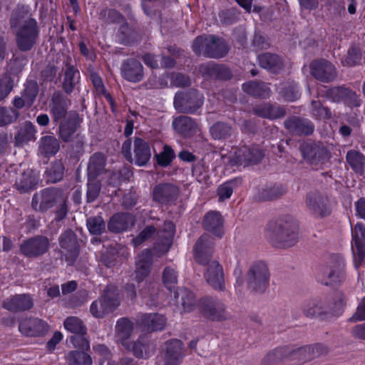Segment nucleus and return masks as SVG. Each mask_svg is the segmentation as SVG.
<instances>
[{
  "label": "nucleus",
  "instance_id": "1",
  "mask_svg": "<svg viewBox=\"0 0 365 365\" xmlns=\"http://www.w3.org/2000/svg\"><path fill=\"white\" fill-rule=\"evenodd\" d=\"M11 24L19 48L22 51L31 49L36 41L38 31L36 21L30 18L27 8L22 6L14 11Z\"/></svg>",
  "mask_w": 365,
  "mask_h": 365
},
{
  "label": "nucleus",
  "instance_id": "2",
  "mask_svg": "<svg viewBox=\"0 0 365 365\" xmlns=\"http://www.w3.org/2000/svg\"><path fill=\"white\" fill-rule=\"evenodd\" d=\"M212 245L210 237L207 235H202L196 242L195 258L199 263H210L205 273L206 279L214 289L222 290L225 285L222 268L217 262L209 260Z\"/></svg>",
  "mask_w": 365,
  "mask_h": 365
},
{
  "label": "nucleus",
  "instance_id": "3",
  "mask_svg": "<svg viewBox=\"0 0 365 365\" xmlns=\"http://www.w3.org/2000/svg\"><path fill=\"white\" fill-rule=\"evenodd\" d=\"M299 233L297 223L272 222L267 230L266 237L274 245L283 242L285 246H292L298 239Z\"/></svg>",
  "mask_w": 365,
  "mask_h": 365
},
{
  "label": "nucleus",
  "instance_id": "4",
  "mask_svg": "<svg viewBox=\"0 0 365 365\" xmlns=\"http://www.w3.org/2000/svg\"><path fill=\"white\" fill-rule=\"evenodd\" d=\"M133 329L132 323L126 319H121L118 321L116 324L117 340L123 346L129 350H132L133 354L138 357H148L154 351V346L151 344H143L141 341L130 344L128 339Z\"/></svg>",
  "mask_w": 365,
  "mask_h": 365
},
{
  "label": "nucleus",
  "instance_id": "5",
  "mask_svg": "<svg viewBox=\"0 0 365 365\" xmlns=\"http://www.w3.org/2000/svg\"><path fill=\"white\" fill-rule=\"evenodd\" d=\"M192 48L196 53H204L214 58L222 57L228 50L225 41L214 36L197 37L193 43Z\"/></svg>",
  "mask_w": 365,
  "mask_h": 365
},
{
  "label": "nucleus",
  "instance_id": "6",
  "mask_svg": "<svg viewBox=\"0 0 365 365\" xmlns=\"http://www.w3.org/2000/svg\"><path fill=\"white\" fill-rule=\"evenodd\" d=\"M269 281V272L267 264L262 261L253 263L247 273L248 287L253 290L262 292L265 289Z\"/></svg>",
  "mask_w": 365,
  "mask_h": 365
},
{
  "label": "nucleus",
  "instance_id": "7",
  "mask_svg": "<svg viewBox=\"0 0 365 365\" xmlns=\"http://www.w3.org/2000/svg\"><path fill=\"white\" fill-rule=\"evenodd\" d=\"M64 328L75 334L71 336V341L75 348H81L83 349H90V342L84 336L86 334V328L81 319L76 317H70L66 319L63 323Z\"/></svg>",
  "mask_w": 365,
  "mask_h": 365
},
{
  "label": "nucleus",
  "instance_id": "8",
  "mask_svg": "<svg viewBox=\"0 0 365 365\" xmlns=\"http://www.w3.org/2000/svg\"><path fill=\"white\" fill-rule=\"evenodd\" d=\"M263 157L262 152L257 148L250 149L247 147H243L236 149L234 153L229 155L230 163L232 165H249L250 164L257 163Z\"/></svg>",
  "mask_w": 365,
  "mask_h": 365
},
{
  "label": "nucleus",
  "instance_id": "9",
  "mask_svg": "<svg viewBox=\"0 0 365 365\" xmlns=\"http://www.w3.org/2000/svg\"><path fill=\"white\" fill-rule=\"evenodd\" d=\"M352 252L354 256L355 265L359 267L365 257L364 247H365V227L361 223H356L351 230Z\"/></svg>",
  "mask_w": 365,
  "mask_h": 365
},
{
  "label": "nucleus",
  "instance_id": "10",
  "mask_svg": "<svg viewBox=\"0 0 365 365\" xmlns=\"http://www.w3.org/2000/svg\"><path fill=\"white\" fill-rule=\"evenodd\" d=\"M19 329L26 336H40L48 331L49 326L46 322L41 319L29 318L21 321Z\"/></svg>",
  "mask_w": 365,
  "mask_h": 365
},
{
  "label": "nucleus",
  "instance_id": "11",
  "mask_svg": "<svg viewBox=\"0 0 365 365\" xmlns=\"http://www.w3.org/2000/svg\"><path fill=\"white\" fill-rule=\"evenodd\" d=\"M343 267V259L339 257H334L322 270L324 283L329 284L339 281Z\"/></svg>",
  "mask_w": 365,
  "mask_h": 365
},
{
  "label": "nucleus",
  "instance_id": "12",
  "mask_svg": "<svg viewBox=\"0 0 365 365\" xmlns=\"http://www.w3.org/2000/svg\"><path fill=\"white\" fill-rule=\"evenodd\" d=\"M118 304V299H110V294L108 292L102 298L92 303L91 312L96 317H102L106 313L113 311Z\"/></svg>",
  "mask_w": 365,
  "mask_h": 365
},
{
  "label": "nucleus",
  "instance_id": "13",
  "mask_svg": "<svg viewBox=\"0 0 365 365\" xmlns=\"http://www.w3.org/2000/svg\"><path fill=\"white\" fill-rule=\"evenodd\" d=\"M311 73L316 78L322 81H330L336 77L334 66L326 61L312 63Z\"/></svg>",
  "mask_w": 365,
  "mask_h": 365
},
{
  "label": "nucleus",
  "instance_id": "14",
  "mask_svg": "<svg viewBox=\"0 0 365 365\" xmlns=\"http://www.w3.org/2000/svg\"><path fill=\"white\" fill-rule=\"evenodd\" d=\"M164 357L169 365H177L183 356V348L180 341L174 339L167 342L163 348Z\"/></svg>",
  "mask_w": 365,
  "mask_h": 365
},
{
  "label": "nucleus",
  "instance_id": "15",
  "mask_svg": "<svg viewBox=\"0 0 365 365\" xmlns=\"http://www.w3.org/2000/svg\"><path fill=\"white\" fill-rule=\"evenodd\" d=\"M48 247L47 238L39 237L25 242L21 247V252L27 256H37L44 253Z\"/></svg>",
  "mask_w": 365,
  "mask_h": 365
},
{
  "label": "nucleus",
  "instance_id": "16",
  "mask_svg": "<svg viewBox=\"0 0 365 365\" xmlns=\"http://www.w3.org/2000/svg\"><path fill=\"white\" fill-rule=\"evenodd\" d=\"M307 205L309 210L317 217H322L331 212L327 200L318 195H308Z\"/></svg>",
  "mask_w": 365,
  "mask_h": 365
},
{
  "label": "nucleus",
  "instance_id": "17",
  "mask_svg": "<svg viewBox=\"0 0 365 365\" xmlns=\"http://www.w3.org/2000/svg\"><path fill=\"white\" fill-rule=\"evenodd\" d=\"M123 77L131 82H139L143 77V66L135 60L125 62L121 68Z\"/></svg>",
  "mask_w": 365,
  "mask_h": 365
},
{
  "label": "nucleus",
  "instance_id": "18",
  "mask_svg": "<svg viewBox=\"0 0 365 365\" xmlns=\"http://www.w3.org/2000/svg\"><path fill=\"white\" fill-rule=\"evenodd\" d=\"M150 157L151 151L148 143L140 138H135L133 161L138 166H143L150 160Z\"/></svg>",
  "mask_w": 365,
  "mask_h": 365
},
{
  "label": "nucleus",
  "instance_id": "19",
  "mask_svg": "<svg viewBox=\"0 0 365 365\" xmlns=\"http://www.w3.org/2000/svg\"><path fill=\"white\" fill-rule=\"evenodd\" d=\"M152 264V254L148 250L143 252L136 262V269L134 274L135 279L140 282L149 274Z\"/></svg>",
  "mask_w": 365,
  "mask_h": 365
},
{
  "label": "nucleus",
  "instance_id": "20",
  "mask_svg": "<svg viewBox=\"0 0 365 365\" xmlns=\"http://www.w3.org/2000/svg\"><path fill=\"white\" fill-rule=\"evenodd\" d=\"M56 200V191L53 189H48L34 196L32 206L35 210H45L53 206Z\"/></svg>",
  "mask_w": 365,
  "mask_h": 365
},
{
  "label": "nucleus",
  "instance_id": "21",
  "mask_svg": "<svg viewBox=\"0 0 365 365\" xmlns=\"http://www.w3.org/2000/svg\"><path fill=\"white\" fill-rule=\"evenodd\" d=\"M204 315L216 321L226 320L230 317V314L227 311L225 306L221 303L210 304L202 309Z\"/></svg>",
  "mask_w": 365,
  "mask_h": 365
},
{
  "label": "nucleus",
  "instance_id": "22",
  "mask_svg": "<svg viewBox=\"0 0 365 365\" xmlns=\"http://www.w3.org/2000/svg\"><path fill=\"white\" fill-rule=\"evenodd\" d=\"M133 224V217L129 214H116L110 219L108 228L112 232H119L125 230Z\"/></svg>",
  "mask_w": 365,
  "mask_h": 365
},
{
  "label": "nucleus",
  "instance_id": "23",
  "mask_svg": "<svg viewBox=\"0 0 365 365\" xmlns=\"http://www.w3.org/2000/svg\"><path fill=\"white\" fill-rule=\"evenodd\" d=\"M79 350L71 351L66 356L68 365H91L92 358L86 352V349L78 348Z\"/></svg>",
  "mask_w": 365,
  "mask_h": 365
},
{
  "label": "nucleus",
  "instance_id": "24",
  "mask_svg": "<svg viewBox=\"0 0 365 365\" xmlns=\"http://www.w3.org/2000/svg\"><path fill=\"white\" fill-rule=\"evenodd\" d=\"M222 220L220 214L217 212H208L204 219V225L208 231L212 232L217 236H221V227Z\"/></svg>",
  "mask_w": 365,
  "mask_h": 365
},
{
  "label": "nucleus",
  "instance_id": "25",
  "mask_svg": "<svg viewBox=\"0 0 365 365\" xmlns=\"http://www.w3.org/2000/svg\"><path fill=\"white\" fill-rule=\"evenodd\" d=\"M174 129L182 135H190L197 128L192 119L187 116H180L175 119L173 123Z\"/></svg>",
  "mask_w": 365,
  "mask_h": 365
},
{
  "label": "nucleus",
  "instance_id": "26",
  "mask_svg": "<svg viewBox=\"0 0 365 365\" xmlns=\"http://www.w3.org/2000/svg\"><path fill=\"white\" fill-rule=\"evenodd\" d=\"M258 61L260 66L275 73L282 66V62L278 56L271 53H264L258 56Z\"/></svg>",
  "mask_w": 365,
  "mask_h": 365
},
{
  "label": "nucleus",
  "instance_id": "27",
  "mask_svg": "<svg viewBox=\"0 0 365 365\" xmlns=\"http://www.w3.org/2000/svg\"><path fill=\"white\" fill-rule=\"evenodd\" d=\"M331 93L339 96L334 101H339L340 98H344L345 103L351 107H357L360 105V100L356 94L344 88H336L331 90Z\"/></svg>",
  "mask_w": 365,
  "mask_h": 365
},
{
  "label": "nucleus",
  "instance_id": "28",
  "mask_svg": "<svg viewBox=\"0 0 365 365\" xmlns=\"http://www.w3.org/2000/svg\"><path fill=\"white\" fill-rule=\"evenodd\" d=\"M176 192L175 188L170 185H160L153 190V198L160 202H168Z\"/></svg>",
  "mask_w": 365,
  "mask_h": 365
},
{
  "label": "nucleus",
  "instance_id": "29",
  "mask_svg": "<svg viewBox=\"0 0 365 365\" xmlns=\"http://www.w3.org/2000/svg\"><path fill=\"white\" fill-rule=\"evenodd\" d=\"M165 322L163 316L155 314L145 315L143 319V324L147 327L148 330L150 331L162 330L165 325Z\"/></svg>",
  "mask_w": 365,
  "mask_h": 365
},
{
  "label": "nucleus",
  "instance_id": "30",
  "mask_svg": "<svg viewBox=\"0 0 365 365\" xmlns=\"http://www.w3.org/2000/svg\"><path fill=\"white\" fill-rule=\"evenodd\" d=\"M36 133L34 125L31 122H25L20 128L16 140L18 144H23L34 138Z\"/></svg>",
  "mask_w": 365,
  "mask_h": 365
},
{
  "label": "nucleus",
  "instance_id": "31",
  "mask_svg": "<svg viewBox=\"0 0 365 365\" xmlns=\"http://www.w3.org/2000/svg\"><path fill=\"white\" fill-rule=\"evenodd\" d=\"M255 112L257 115L269 119L281 118L284 115V109L270 105H264L258 107L255 109Z\"/></svg>",
  "mask_w": 365,
  "mask_h": 365
},
{
  "label": "nucleus",
  "instance_id": "32",
  "mask_svg": "<svg viewBox=\"0 0 365 365\" xmlns=\"http://www.w3.org/2000/svg\"><path fill=\"white\" fill-rule=\"evenodd\" d=\"M346 160L356 173L363 172L365 167V158L361 154L356 151H350L346 155Z\"/></svg>",
  "mask_w": 365,
  "mask_h": 365
},
{
  "label": "nucleus",
  "instance_id": "33",
  "mask_svg": "<svg viewBox=\"0 0 365 365\" xmlns=\"http://www.w3.org/2000/svg\"><path fill=\"white\" fill-rule=\"evenodd\" d=\"M242 89L245 92L252 96H266L269 93V88L264 83L248 82L244 83Z\"/></svg>",
  "mask_w": 365,
  "mask_h": 365
},
{
  "label": "nucleus",
  "instance_id": "34",
  "mask_svg": "<svg viewBox=\"0 0 365 365\" xmlns=\"http://www.w3.org/2000/svg\"><path fill=\"white\" fill-rule=\"evenodd\" d=\"M105 165L106 160L103 154L97 153L93 155L91 158L88 166L89 175H96L100 173L103 170Z\"/></svg>",
  "mask_w": 365,
  "mask_h": 365
},
{
  "label": "nucleus",
  "instance_id": "35",
  "mask_svg": "<svg viewBox=\"0 0 365 365\" xmlns=\"http://www.w3.org/2000/svg\"><path fill=\"white\" fill-rule=\"evenodd\" d=\"M40 149L45 155H53L59 149L57 140L52 136H46L41 139Z\"/></svg>",
  "mask_w": 365,
  "mask_h": 365
},
{
  "label": "nucleus",
  "instance_id": "36",
  "mask_svg": "<svg viewBox=\"0 0 365 365\" xmlns=\"http://www.w3.org/2000/svg\"><path fill=\"white\" fill-rule=\"evenodd\" d=\"M38 182L37 176L32 170H28L24 174V178L17 185L21 192H26L32 189Z\"/></svg>",
  "mask_w": 365,
  "mask_h": 365
},
{
  "label": "nucleus",
  "instance_id": "37",
  "mask_svg": "<svg viewBox=\"0 0 365 365\" xmlns=\"http://www.w3.org/2000/svg\"><path fill=\"white\" fill-rule=\"evenodd\" d=\"M163 282L168 289H172L178 282V274L173 267H165L163 272Z\"/></svg>",
  "mask_w": 365,
  "mask_h": 365
},
{
  "label": "nucleus",
  "instance_id": "38",
  "mask_svg": "<svg viewBox=\"0 0 365 365\" xmlns=\"http://www.w3.org/2000/svg\"><path fill=\"white\" fill-rule=\"evenodd\" d=\"M361 53L359 48L352 47L348 52L345 58L342 60L344 66H353L361 62Z\"/></svg>",
  "mask_w": 365,
  "mask_h": 365
},
{
  "label": "nucleus",
  "instance_id": "39",
  "mask_svg": "<svg viewBox=\"0 0 365 365\" xmlns=\"http://www.w3.org/2000/svg\"><path fill=\"white\" fill-rule=\"evenodd\" d=\"M155 158L159 165L166 167L170 164L175 158V153L170 147L165 145L163 150L157 154Z\"/></svg>",
  "mask_w": 365,
  "mask_h": 365
},
{
  "label": "nucleus",
  "instance_id": "40",
  "mask_svg": "<svg viewBox=\"0 0 365 365\" xmlns=\"http://www.w3.org/2000/svg\"><path fill=\"white\" fill-rule=\"evenodd\" d=\"M231 133L230 126L222 123H217L210 128V133L215 139H221Z\"/></svg>",
  "mask_w": 365,
  "mask_h": 365
},
{
  "label": "nucleus",
  "instance_id": "41",
  "mask_svg": "<svg viewBox=\"0 0 365 365\" xmlns=\"http://www.w3.org/2000/svg\"><path fill=\"white\" fill-rule=\"evenodd\" d=\"M165 235L162 242L161 252H167L172 244V238L174 235L175 225L169 222L165 224Z\"/></svg>",
  "mask_w": 365,
  "mask_h": 365
},
{
  "label": "nucleus",
  "instance_id": "42",
  "mask_svg": "<svg viewBox=\"0 0 365 365\" xmlns=\"http://www.w3.org/2000/svg\"><path fill=\"white\" fill-rule=\"evenodd\" d=\"M87 226L90 232L93 235H100L105 230V222L101 217L89 218Z\"/></svg>",
  "mask_w": 365,
  "mask_h": 365
},
{
  "label": "nucleus",
  "instance_id": "43",
  "mask_svg": "<svg viewBox=\"0 0 365 365\" xmlns=\"http://www.w3.org/2000/svg\"><path fill=\"white\" fill-rule=\"evenodd\" d=\"M60 245L62 248L66 250H72L76 249V238L74 233L71 231H66L61 236Z\"/></svg>",
  "mask_w": 365,
  "mask_h": 365
},
{
  "label": "nucleus",
  "instance_id": "44",
  "mask_svg": "<svg viewBox=\"0 0 365 365\" xmlns=\"http://www.w3.org/2000/svg\"><path fill=\"white\" fill-rule=\"evenodd\" d=\"M91 78L93 83L98 92L105 96L108 102L110 103L112 110L114 111V101L111 96L106 91L102 80L95 74L92 75Z\"/></svg>",
  "mask_w": 365,
  "mask_h": 365
},
{
  "label": "nucleus",
  "instance_id": "45",
  "mask_svg": "<svg viewBox=\"0 0 365 365\" xmlns=\"http://www.w3.org/2000/svg\"><path fill=\"white\" fill-rule=\"evenodd\" d=\"M14 81L9 76H5L0 79V101L5 98L11 91Z\"/></svg>",
  "mask_w": 365,
  "mask_h": 365
},
{
  "label": "nucleus",
  "instance_id": "46",
  "mask_svg": "<svg viewBox=\"0 0 365 365\" xmlns=\"http://www.w3.org/2000/svg\"><path fill=\"white\" fill-rule=\"evenodd\" d=\"M17 116L18 113L14 110L0 107V125L11 123Z\"/></svg>",
  "mask_w": 365,
  "mask_h": 365
},
{
  "label": "nucleus",
  "instance_id": "47",
  "mask_svg": "<svg viewBox=\"0 0 365 365\" xmlns=\"http://www.w3.org/2000/svg\"><path fill=\"white\" fill-rule=\"evenodd\" d=\"M38 93V86L36 83H29L26 85L24 92L23 97L26 98L28 106H30L34 101Z\"/></svg>",
  "mask_w": 365,
  "mask_h": 365
},
{
  "label": "nucleus",
  "instance_id": "48",
  "mask_svg": "<svg viewBox=\"0 0 365 365\" xmlns=\"http://www.w3.org/2000/svg\"><path fill=\"white\" fill-rule=\"evenodd\" d=\"M182 304L185 312H190L195 306L194 294L187 290H182L180 292Z\"/></svg>",
  "mask_w": 365,
  "mask_h": 365
},
{
  "label": "nucleus",
  "instance_id": "49",
  "mask_svg": "<svg viewBox=\"0 0 365 365\" xmlns=\"http://www.w3.org/2000/svg\"><path fill=\"white\" fill-rule=\"evenodd\" d=\"M76 75L77 73L73 68H68L66 71L63 87L66 92H70L73 85L76 83Z\"/></svg>",
  "mask_w": 365,
  "mask_h": 365
},
{
  "label": "nucleus",
  "instance_id": "50",
  "mask_svg": "<svg viewBox=\"0 0 365 365\" xmlns=\"http://www.w3.org/2000/svg\"><path fill=\"white\" fill-rule=\"evenodd\" d=\"M100 191V185L94 180L89 178L88 183L87 198L88 202L94 201L98 197Z\"/></svg>",
  "mask_w": 365,
  "mask_h": 365
},
{
  "label": "nucleus",
  "instance_id": "51",
  "mask_svg": "<svg viewBox=\"0 0 365 365\" xmlns=\"http://www.w3.org/2000/svg\"><path fill=\"white\" fill-rule=\"evenodd\" d=\"M217 192L220 200L230 198L233 192V182H227L222 184L219 187Z\"/></svg>",
  "mask_w": 365,
  "mask_h": 365
},
{
  "label": "nucleus",
  "instance_id": "52",
  "mask_svg": "<svg viewBox=\"0 0 365 365\" xmlns=\"http://www.w3.org/2000/svg\"><path fill=\"white\" fill-rule=\"evenodd\" d=\"M76 131L74 125H70L66 123L61 124L60 126V135L64 141H68L72 138Z\"/></svg>",
  "mask_w": 365,
  "mask_h": 365
},
{
  "label": "nucleus",
  "instance_id": "53",
  "mask_svg": "<svg viewBox=\"0 0 365 365\" xmlns=\"http://www.w3.org/2000/svg\"><path fill=\"white\" fill-rule=\"evenodd\" d=\"M155 232L154 227L150 226L143 230L140 235L133 240L134 246L139 245L143 241L149 238Z\"/></svg>",
  "mask_w": 365,
  "mask_h": 365
},
{
  "label": "nucleus",
  "instance_id": "54",
  "mask_svg": "<svg viewBox=\"0 0 365 365\" xmlns=\"http://www.w3.org/2000/svg\"><path fill=\"white\" fill-rule=\"evenodd\" d=\"M280 93L289 101H294L299 97V91L295 86H290L289 88H285Z\"/></svg>",
  "mask_w": 365,
  "mask_h": 365
},
{
  "label": "nucleus",
  "instance_id": "55",
  "mask_svg": "<svg viewBox=\"0 0 365 365\" xmlns=\"http://www.w3.org/2000/svg\"><path fill=\"white\" fill-rule=\"evenodd\" d=\"M95 353L99 356L100 364L103 365L102 360L108 359L110 356V351L108 349L102 344H98L93 346Z\"/></svg>",
  "mask_w": 365,
  "mask_h": 365
},
{
  "label": "nucleus",
  "instance_id": "56",
  "mask_svg": "<svg viewBox=\"0 0 365 365\" xmlns=\"http://www.w3.org/2000/svg\"><path fill=\"white\" fill-rule=\"evenodd\" d=\"M3 307L9 311H19V295H16L6 299L4 302Z\"/></svg>",
  "mask_w": 365,
  "mask_h": 365
},
{
  "label": "nucleus",
  "instance_id": "57",
  "mask_svg": "<svg viewBox=\"0 0 365 365\" xmlns=\"http://www.w3.org/2000/svg\"><path fill=\"white\" fill-rule=\"evenodd\" d=\"M33 300L29 295H19V310H26L33 307Z\"/></svg>",
  "mask_w": 365,
  "mask_h": 365
},
{
  "label": "nucleus",
  "instance_id": "58",
  "mask_svg": "<svg viewBox=\"0 0 365 365\" xmlns=\"http://www.w3.org/2000/svg\"><path fill=\"white\" fill-rule=\"evenodd\" d=\"M351 319L355 321L365 320V299L359 303L356 312Z\"/></svg>",
  "mask_w": 365,
  "mask_h": 365
},
{
  "label": "nucleus",
  "instance_id": "59",
  "mask_svg": "<svg viewBox=\"0 0 365 365\" xmlns=\"http://www.w3.org/2000/svg\"><path fill=\"white\" fill-rule=\"evenodd\" d=\"M312 113L316 116H326L327 115V110L321 106V103L318 101H313L312 103Z\"/></svg>",
  "mask_w": 365,
  "mask_h": 365
},
{
  "label": "nucleus",
  "instance_id": "60",
  "mask_svg": "<svg viewBox=\"0 0 365 365\" xmlns=\"http://www.w3.org/2000/svg\"><path fill=\"white\" fill-rule=\"evenodd\" d=\"M63 339V334L60 331H56L52 338L47 343V348L49 350H53L56 346Z\"/></svg>",
  "mask_w": 365,
  "mask_h": 365
},
{
  "label": "nucleus",
  "instance_id": "61",
  "mask_svg": "<svg viewBox=\"0 0 365 365\" xmlns=\"http://www.w3.org/2000/svg\"><path fill=\"white\" fill-rule=\"evenodd\" d=\"M190 79L184 75L178 74L173 79V83L176 86H186L190 85Z\"/></svg>",
  "mask_w": 365,
  "mask_h": 365
},
{
  "label": "nucleus",
  "instance_id": "62",
  "mask_svg": "<svg viewBox=\"0 0 365 365\" xmlns=\"http://www.w3.org/2000/svg\"><path fill=\"white\" fill-rule=\"evenodd\" d=\"M122 153L128 160L133 162L130 140H128L123 143L122 146Z\"/></svg>",
  "mask_w": 365,
  "mask_h": 365
},
{
  "label": "nucleus",
  "instance_id": "63",
  "mask_svg": "<svg viewBox=\"0 0 365 365\" xmlns=\"http://www.w3.org/2000/svg\"><path fill=\"white\" fill-rule=\"evenodd\" d=\"M356 210L357 215L363 219H365V199L361 198L356 204Z\"/></svg>",
  "mask_w": 365,
  "mask_h": 365
},
{
  "label": "nucleus",
  "instance_id": "64",
  "mask_svg": "<svg viewBox=\"0 0 365 365\" xmlns=\"http://www.w3.org/2000/svg\"><path fill=\"white\" fill-rule=\"evenodd\" d=\"M52 113L54 120H58L65 115L66 110L64 108L56 105L53 108Z\"/></svg>",
  "mask_w": 365,
  "mask_h": 365
}]
</instances>
